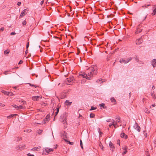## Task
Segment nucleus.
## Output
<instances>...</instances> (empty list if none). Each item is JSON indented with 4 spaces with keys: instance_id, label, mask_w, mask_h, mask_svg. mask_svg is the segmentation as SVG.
<instances>
[{
    "instance_id": "obj_32",
    "label": "nucleus",
    "mask_w": 156,
    "mask_h": 156,
    "mask_svg": "<svg viewBox=\"0 0 156 156\" xmlns=\"http://www.w3.org/2000/svg\"><path fill=\"white\" fill-rule=\"evenodd\" d=\"M95 116L94 114L93 113H91L90 115V117L91 118H93Z\"/></svg>"
},
{
    "instance_id": "obj_63",
    "label": "nucleus",
    "mask_w": 156,
    "mask_h": 156,
    "mask_svg": "<svg viewBox=\"0 0 156 156\" xmlns=\"http://www.w3.org/2000/svg\"><path fill=\"white\" fill-rule=\"evenodd\" d=\"M112 125L113 126V123H109V126L111 127V126Z\"/></svg>"
},
{
    "instance_id": "obj_17",
    "label": "nucleus",
    "mask_w": 156,
    "mask_h": 156,
    "mask_svg": "<svg viewBox=\"0 0 156 156\" xmlns=\"http://www.w3.org/2000/svg\"><path fill=\"white\" fill-rule=\"evenodd\" d=\"M25 147V145H20L18 147V149L21 150Z\"/></svg>"
},
{
    "instance_id": "obj_14",
    "label": "nucleus",
    "mask_w": 156,
    "mask_h": 156,
    "mask_svg": "<svg viewBox=\"0 0 156 156\" xmlns=\"http://www.w3.org/2000/svg\"><path fill=\"white\" fill-rule=\"evenodd\" d=\"M45 150L47 153H49V152L53 151V150L51 148H45Z\"/></svg>"
},
{
    "instance_id": "obj_54",
    "label": "nucleus",
    "mask_w": 156,
    "mask_h": 156,
    "mask_svg": "<svg viewBox=\"0 0 156 156\" xmlns=\"http://www.w3.org/2000/svg\"><path fill=\"white\" fill-rule=\"evenodd\" d=\"M23 61L22 60H20L18 63L19 64H21L22 63H23Z\"/></svg>"
},
{
    "instance_id": "obj_5",
    "label": "nucleus",
    "mask_w": 156,
    "mask_h": 156,
    "mask_svg": "<svg viewBox=\"0 0 156 156\" xmlns=\"http://www.w3.org/2000/svg\"><path fill=\"white\" fill-rule=\"evenodd\" d=\"M93 74H92V72H90L87 74V76H86V79L89 80H91L92 78Z\"/></svg>"
},
{
    "instance_id": "obj_47",
    "label": "nucleus",
    "mask_w": 156,
    "mask_h": 156,
    "mask_svg": "<svg viewBox=\"0 0 156 156\" xmlns=\"http://www.w3.org/2000/svg\"><path fill=\"white\" fill-rule=\"evenodd\" d=\"M29 42H28L26 45V48H27V49L29 47Z\"/></svg>"
},
{
    "instance_id": "obj_8",
    "label": "nucleus",
    "mask_w": 156,
    "mask_h": 156,
    "mask_svg": "<svg viewBox=\"0 0 156 156\" xmlns=\"http://www.w3.org/2000/svg\"><path fill=\"white\" fill-rule=\"evenodd\" d=\"M142 37L136 40V44H140L143 42V40L142 39Z\"/></svg>"
},
{
    "instance_id": "obj_33",
    "label": "nucleus",
    "mask_w": 156,
    "mask_h": 156,
    "mask_svg": "<svg viewBox=\"0 0 156 156\" xmlns=\"http://www.w3.org/2000/svg\"><path fill=\"white\" fill-rule=\"evenodd\" d=\"M96 108H97L96 107H94L93 106H92L91 107V108L90 109V110L91 111V110H94L96 109Z\"/></svg>"
},
{
    "instance_id": "obj_38",
    "label": "nucleus",
    "mask_w": 156,
    "mask_h": 156,
    "mask_svg": "<svg viewBox=\"0 0 156 156\" xmlns=\"http://www.w3.org/2000/svg\"><path fill=\"white\" fill-rule=\"evenodd\" d=\"M14 94L13 93L9 92V95H8V96H12Z\"/></svg>"
},
{
    "instance_id": "obj_16",
    "label": "nucleus",
    "mask_w": 156,
    "mask_h": 156,
    "mask_svg": "<svg viewBox=\"0 0 156 156\" xmlns=\"http://www.w3.org/2000/svg\"><path fill=\"white\" fill-rule=\"evenodd\" d=\"M31 150L33 151H38L40 150V148L39 147H34Z\"/></svg>"
},
{
    "instance_id": "obj_23",
    "label": "nucleus",
    "mask_w": 156,
    "mask_h": 156,
    "mask_svg": "<svg viewBox=\"0 0 156 156\" xmlns=\"http://www.w3.org/2000/svg\"><path fill=\"white\" fill-rule=\"evenodd\" d=\"M99 146L101 148L103 151L104 150L103 149V147L100 142H99Z\"/></svg>"
},
{
    "instance_id": "obj_52",
    "label": "nucleus",
    "mask_w": 156,
    "mask_h": 156,
    "mask_svg": "<svg viewBox=\"0 0 156 156\" xmlns=\"http://www.w3.org/2000/svg\"><path fill=\"white\" fill-rule=\"evenodd\" d=\"M21 4V2H19L17 3V5L18 6H20Z\"/></svg>"
},
{
    "instance_id": "obj_1",
    "label": "nucleus",
    "mask_w": 156,
    "mask_h": 156,
    "mask_svg": "<svg viewBox=\"0 0 156 156\" xmlns=\"http://www.w3.org/2000/svg\"><path fill=\"white\" fill-rule=\"evenodd\" d=\"M90 71L92 72V74L96 75L97 73V69L96 65H93L90 68Z\"/></svg>"
},
{
    "instance_id": "obj_39",
    "label": "nucleus",
    "mask_w": 156,
    "mask_h": 156,
    "mask_svg": "<svg viewBox=\"0 0 156 156\" xmlns=\"http://www.w3.org/2000/svg\"><path fill=\"white\" fill-rule=\"evenodd\" d=\"M113 126L115 128L117 127L118 126H117V122H116L115 123H113Z\"/></svg>"
},
{
    "instance_id": "obj_40",
    "label": "nucleus",
    "mask_w": 156,
    "mask_h": 156,
    "mask_svg": "<svg viewBox=\"0 0 156 156\" xmlns=\"http://www.w3.org/2000/svg\"><path fill=\"white\" fill-rule=\"evenodd\" d=\"M31 130L30 129H26L24 130V132L30 133L31 132Z\"/></svg>"
},
{
    "instance_id": "obj_45",
    "label": "nucleus",
    "mask_w": 156,
    "mask_h": 156,
    "mask_svg": "<svg viewBox=\"0 0 156 156\" xmlns=\"http://www.w3.org/2000/svg\"><path fill=\"white\" fill-rule=\"evenodd\" d=\"M26 22L25 20L23 21L22 22V24L23 26L25 25L26 24Z\"/></svg>"
},
{
    "instance_id": "obj_25",
    "label": "nucleus",
    "mask_w": 156,
    "mask_h": 156,
    "mask_svg": "<svg viewBox=\"0 0 156 156\" xmlns=\"http://www.w3.org/2000/svg\"><path fill=\"white\" fill-rule=\"evenodd\" d=\"M99 106L100 107H103V108H105V105L104 103H102L101 104H100L99 105Z\"/></svg>"
},
{
    "instance_id": "obj_56",
    "label": "nucleus",
    "mask_w": 156,
    "mask_h": 156,
    "mask_svg": "<svg viewBox=\"0 0 156 156\" xmlns=\"http://www.w3.org/2000/svg\"><path fill=\"white\" fill-rule=\"evenodd\" d=\"M22 102L23 104H25L26 103V101H22Z\"/></svg>"
},
{
    "instance_id": "obj_12",
    "label": "nucleus",
    "mask_w": 156,
    "mask_h": 156,
    "mask_svg": "<svg viewBox=\"0 0 156 156\" xmlns=\"http://www.w3.org/2000/svg\"><path fill=\"white\" fill-rule=\"evenodd\" d=\"M151 64L153 66V67L156 66V60L155 59H153L152 60L151 62Z\"/></svg>"
},
{
    "instance_id": "obj_2",
    "label": "nucleus",
    "mask_w": 156,
    "mask_h": 156,
    "mask_svg": "<svg viewBox=\"0 0 156 156\" xmlns=\"http://www.w3.org/2000/svg\"><path fill=\"white\" fill-rule=\"evenodd\" d=\"M67 116L66 114L62 115L60 116L61 121L64 124H67Z\"/></svg>"
},
{
    "instance_id": "obj_58",
    "label": "nucleus",
    "mask_w": 156,
    "mask_h": 156,
    "mask_svg": "<svg viewBox=\"0 0 156 156\" xmlns=\"http://www.w3.org/2000/svg\"><path fill=\"white\" fill-rule=\"evenodd\" d=\"M98 132L99 133H102V132H101L100 131V128H98Z\"/></svg>"
},
{
    "instance_id": "obj_7",
    "label": "nucleus",
    "mask_w": 156,
    "mask_h": 156,
    "mask_svg": "<svg viewBox=\"0 0 156 156\" xmlns=\"http://www.w3.org/2000/svg\"><path fill=\"white\" fill-rule=\"evenodd\" d=\"M41 98L42 97L40 96H34L32 97V99L34 101H37L39 100V98Z\"/></svg>"
},
{
    "instance_id": "obj_57",
    "label": "nucleus",
    "mask_w": 156,
    "mask_h": 156,
    "mask_svg": "<svg viewBox=\"0 0 156 156\" xmlns=\"http://www.w3.org/2000/svg\"><path fill=\"white\" fill-rule=\"evenodd\" d=\"M42 132V130H39V131L38 132V133L39 134H40Z\"/></svg>"
},
{
    "instance_id": "obj_11",
    "label": "nucleus",
    "mask_w": 156,
    "mask_h": 156,
    "mask_svg": "<svg viewBox=\"0 0 156 156\" xmlns=\"http://www.w3.org/2000/svg\"><path fill=\"white\" fill-rule=\"evenodd\" d=\"M79 75L82 76L83 78L86 79L87 74L83 72H80L79 73Z\"/></svg>"
},
{
    "instance_id": "obj_43",
    "label": "nucleus",
    "mask_w": 156,
    "mask_h": 156,
    "mask_svg": "<svg viewBox=\"0 0 156 156\" xmlns=\"http://www.w3.org/2000/svg\"><path fill=\"white\" fill-rule=\"evenodd\" d=\"M144 134L145 137H147V133H146L145 131H144Z\"/></svg>"
},
{
    "instance_id": "obj_42",
    "label": "nucleus",
    "mask_w": 156,
    "mask_h": 156,
    "mask_svg": "<svg viewBox=\"0 0 156 156\" xmlns=\"http://www.w3.org/2000/svg\"><path fill=\"white\" fill-rule=\"evenodd\" d=\"M116 119H117V121H118V122H120V118L119 117H118L116 118Z\"/></svg>"
},
{
    "instance_id": "obj_26",
    "label": "nucleus",
    "mask_w": 156,
    "mask_h": 156,
    "mask_svg": "<svg viewBox=\"0 0 156 156\" xmlns=\"http://www.w3.org/2000/svg\"><path fill=\"white\" fill-rule=\"evenodd\" d=\"M152 14L154 15H156V7H154V9L153 10Z\"/></svg>"
},
{
    "instance_id": "obj_48",
    "label": "nucleus",
    "mask_w": 156,
    "mask_h": 156,
    "mask_svg": "<svg viewBox=\"0 0 156 156\" xmlns=\"http://www.w3.org/2000/svg\"><path fill=\"white\" fill-rule=\"evenodd\" d=\"M9 53V52L8 51L6 50H5L4 51V53L5 54H8Z\"/></svg>"
},
{
    "instance_id": "obj_13",
    "label": "nucleus",
    "mask_w": 156,
    "mask_h": 156,
    "mask_svg": "<svg viewBox=\"0 0 156 156\" xmlns=\"http://www.w3.org/2000/svg\"><path fill=\"white\" fill-rule=\"evenodd\" d=\"M120 136L122 138H123L125 139H126L128 137L124 133H121Z\"/></svg>"
},
{
    "instance_id": "obj_37",
    "label": "nucleus",
    "mask_w": 156,
    "mask_h": 156,
    "mask_svg": "<svg viewBox=\"0 0 156 156\" xmlns=\"http://www.w3.org/2000/svg\"><path fill=\"white\" fill-rule=\"evenodd\" d=\"M3 93L5 95H9V92L5 91L3 92Z\"/></svg>"
},
{
    "instance_id": "obj_3",
    "label": "nucleus",
    "mask_w": 156,
    "mask_h": 156,
    "mask_svg": "<svg viewBox=\"0 0 156 156\" xmlns=\"http://www.w3.org/2000/svg\"><path fill=\"white\" fill-rule=\"evenodd\" d=\"M74 80V77L73 76H71L69 78H67L65 80V83L67 85H70V83L71 82Z\"/></svg>"
},
{
    "instance_id": "obj_61",
    "label": "nucleus",
    "mask_w": 156,
    "mask_h": 156,
    "mask_svg": "<svg viewBox=\"0 0 156 156\" xmlns=\"http://www.w3.org/2000/svg\"><path fill=\"white\" fill-rule=\"evenodd\" d=\"M59 111V108H56V112H58Z\"/></svg>"
},
{
    "instance_id": "obj_64",
    "label": "nucleus",
    "mask_w": 156,
    "mask_h": 156,
    "mask_svg": "<svg viewBox=\"0 0 156 156\" xmlns=\"http://www.w3.org/2000/svg\"><path fill=\"white\" fill-rule=\"evenodd\" d=\"M117 144H118L119 145H120V141L119 140H118L117 141Z\"/></svg>"
},
{
    "instance_id": "obj_50",
    "label": "nucleus",
    "mask_w": 156,
    "mask_h": 156,
    "mask_svg": "<svg viewBox=\"0 0 156 156\" xmlns=\"http://www.w3.org/2000/svg\"><path fill=\"white\" fill-rule=\"evenodd\" d=\"M142 29H141L140 28V29H138V33H140V32H141L142 31Z\"/></svg>"
},
{
    "instance_id": "obj_60",
    "label": "nucleus",
    "mask_w": 156,
    "mask_h": 156,
    "mask_svg": "<svg viewBox=\"0 0 156 156\" xmlns=\"http://www.w3.org/2000/svg\"><path fill=\"white\" fill-rule=\"evenodd\" d=\"M0 105L2 107H4L5 106V105L2 103H0Z\"/></svg>"
},
{
    "instance_id": "obj_51",
    "label": "nucleus",
    "mask_w": 156,
    "mask_h": 156,
    "mask_svg": "<svg viewBox=\"0 0 156 156\" xmlns=\"http://www.w3.org/2000/svg\"><path fill=\"white\" fill-rule=\"evenodd\" d=\"M44 2V0H42L41 1V2L40 4L41 5H42L43 4Z\"/></svg>"
},
{
    "instance_id": "obj_22",
    "label": "nucleus",
    "mask_w": 156,
    "mask_h": 156,
    "mask_svg": "<svg viewBox=\"0 0 156 156\" xmlns=\"http://www.w3.org/2000/svg\"><path fill=\"white\" fill-rule=\"evenodd\" d=\"M19 109H25V107L23 106L22 105H20L19 106Z\"/></svg>"
},
{
    "instance_id": "obj_62",
    "label": "nucleus",
    "mask_w": 156,
    "mask_h": 156,
    "mask_svg": "<svg viewBox=\"0 0 156 156\" xmlns=\"http://www.w3.org/2000/svg\"><path fill=\"white\" fill-rule=\"evenodd\" d=\"M0 29H1V30L3 31L4 30V28L3 27H1Z\"/></svg>"
},
{
    "instance_id": "obj_28",
    "label": "nucleus",
    "mask_w": 156,
    "mask_h": 156,
    "mask_svg": "<svg viewBox=\"0 0 156 156\" xmlns=\"http://www.w3.org/2000/svg\"><path fill=\"white\" fill-rule=\"evenodd\" d=\"M64 140L65 141H66V142H68L69 143V144H70V145H72L73 144V142H70L69 141H68V140H66V139H64Z\"/></svg>"
},
{
    "instance_id": "obj_20",
    "label": "nucleus",
    "mask_w": 156,
    "mask_h": 156,
    "mask_svg": "<svg viewBox=\"0 0 156 156\" xmlns=\"http://www.w3.org/2000/svg\"><path fill=\"white\" fill-rule=\"evenodd\" d=\"M110 99L111 101L114 104H115L116 103V101L114 98L113 97L111 98Z\"/></svg>"
},
{
    "instance_id": "obj_21",
    "label": "nucleus",
    "mask_w": 156,
    "mask_h": 156,
    "mask_svg": "<svg viewBox=\"0 0 156 156\" xmlns=\"http://www.w3.org/2000/svg\"><path fill=\"white\" fill-rule=\"evenodd\" d=\"M141 26H140V25H138L137 28V30L135 32V33L136 34H137L139 33H138V29H140V28H141Z\"/></svg>"
},
{
    "instance_id": "obj_36",
    "label": "nucleus",
    "mask_w": 156,
    "mask_h": 156,
    "mask_svg": "<svg viewBox=\"0 0 156 156\" xmlns=\"http://www.w3.org/2000/svg\"><path fill=\"white\" fill-rule=\"evenodd\" d=\"M80 146L83 149V143H82L81 140H80Z\"/></svg>"
},
{
    "instance_id": "obj_9",
    "label": "nucleus",
    "mask_w": 156,
    "mask_h": 156,
    "mask_svg": "<svg viewBox=\"0 0 156 156\" xmlns=\"http://www.w3.org/2000/svg\"><path fill=\"white\" fill-rule=\"evenodd\" d=\"M62 135V137H63V138L64 139H64H66L67 138V133H66L65 131H62L61 133Z\"/></svg>"
},
{
    "instance_id": "obj_31",
    "label": "nucleus",
    "mask_w": 156,
    "mask_h": 156,
    "mask_svg": "<svg viewBox=\"0 0 156 156\" xmlns=\"http://www.w3.org/2000/svg\"><path fill=\"white\" fill-rule=\"evenodd\" d=\"M144 110V112L146 113H150V112L148 111V109L147 108H145Z\"/></svg>"
},
{
    "instance_id": "obj_44",
    "label": "nucleus",
    "mask_w": 156,
    "mask_h": 156,
    "mask_svg": "<svg viewBox=\"0 0 156 156\" xmlns=\"http://www.w3.org/2000/svg\"><path fill=\"white\" fill-rule=\"evenodd\" d=\"M155 104H152V105H151V106H150V108H151V109H152V107H154L155 106Z\"/></svg>"
},
{
    "instance_id": "obj_24",
    "label": "nucleus",
    "mask_w": 156,
    "mask_h": 156,
    "mask_svg": "<svg viewBox=\"0 0 156 156\" xmlns=\"http://www.w3.org/2000/svg\"><path fill=\"white\" fill-rule=\"evenodd\" d=\"M17 115L16 114H11L9 115L7 117V118L8 119H10V118H12L14 115Z\"/></svg>"
},
{
    "instance_id": "obj_15",
    "label": "nucleus",
    "mask_w": 156,
    "mask_h": 156,
    "mask_svg": "<svg viewBox=\"0 0 156 156\" xmlns=\"http://www.w3.org/2000/svg\"><path fill=\"white\" fill-rule=\"evenodd\" d=\"M109 145L110 147L111 148V150L113 151L114 148V146H113V144L111 142H110L109 143Z\"/></svg>"
},
{
    "instance_id": "obj_4",
    "label": "nucleus",
    "mask_w": 156,
    "mask_h": 156,
    "mask_svg": "<svg viewBox=\"0 0 156 156\" xmlns=\"http://www.w3.org/2000/svg\"><path fill=\"white\" fill-rule=\"evenodd\" d=\"M28 11V9H24L23 11L21 12L20 16V18L23 17V16H25L26 14H27Z\"/></svg>"
},
{
    "instance_id": "obj_19",
    "label": "nucleus",
    "mask_w": 156,
    "mask_h": 156,
    "mask_svg": "<svg viewBox=\"0 0 156 156\" xmlns=\"http://www.w3.org/2000/svg\"><path fill=\"white\" fill-rule=\"evenodd\" d=\"M132 57H130L126 60V64L128 63L130 61H131L132 59Z\"/></svg>"
},
{
    "instance_id": "obj_29",
    "label": "nucleus",
    "mask_w": 156,
    "mask_h": 156,
    "mask_svg": "<svg viewBox=\"0 0 156 156\" xmlns=\"http://www.w3.org/2000/svg\"><path fill=\"white\" fill-rule=\"evenodd\" d=\"M12 106L15 108H16V110H19V106H17L16 105H12Z\"/></svg>"
},
{
    "instance_id": "obj_10",
    "label": "nucleus",
    "mask_w": 156,
    "mask_h": 156,
    "mask_svg": "<svg viewBox=\"0 0 156 156\" xmlns=\"http://www.w3.org/2000/svg\"><path fill=\"white\" fill-rule=\"evenodd\" d=\"M66 94L67 93L65 92L62 93L60 95V98L62 99L66 98Z\"/></svg>"
},
{
    "instance_id": "obj_49",
    "label": "nucleus",
    "mask_w": 156,
    "mask_h": 156,
    "mask_svg": "<svg viewBox=\"0 0 156 156\" xmlns=\"http://www.w3.org/2000/svg\"><path fill=\"white\" fill-rule=\"evenodd\" d=\"M16 34V33L15 32H12L11 33L10 35H14Z\"/></svg>"
},
{
    "instance_id": "obj_59",
    "label": "nucleus",
    "mask_w": 156,
    "mask_h": 156,
    "mask_svg": "<svg viewBox=\"0 0 156 156\" xmlns=\"http://www.w3.org/2000/svg\"><path fill=\"white\" fill-rule=\"evenodd\" d=\"M17 141H19V140H21L22 139V138H19V137H18L17 138Z\"/></svg>"
},
{
    "instance_id": "obj_53",
    "label": "nucleus",
    "mask_w": 156,
    "mask_h": 156,
    "mask_svg": "<svg viewBox=\"0 0 156 156\" xmlns=\"http://www.w3.org/2000/svg\"><path fill=\"white\" fill-rule=\"evenodd\" d=\"M27 156H34V155L33 154H31L30 153H28L27 154Z\"/></svg>"
},
{
    "instance_id": "obj_27",
    "label": "nucleus",
    "mask_w": 156,
    "mask_h": 156,
    "mask_svg": "<svg viewBox=\"0 0 156 156\" xmlns=\"http://www.w3.org/2000/svg\"><path fill=\"white\" fill-rule=\"evenodd\" d=\"M65 103L67 105H71V104L72 103V102H69V101L68 100H66V101L65 102Z\"/></svg>"
},
{
    "instance_id": "obj_34",
    "label": "nucleus",
    "mask_w": 156,
    "mask_h": 156,
    "mask_svg": "<svg viewBox=\"0 0 156 156\" xmlns=\"http://www.w3.org/2000/svg\"><path fill=\"white\" fill-rule=\"evenodd\" d=\"M47 119H46V118H45L44 120H43V123L45 124L46 123V122H48V121H47Z\"/></svg>"
},
{
    "instance_id": "obj_41",
    "label": "nucleus",
    "mask_w": 156,
    "mask_h": 156,
    "mask_svg": "<svg viewBox=\"0 0 156 156\" xmlns=\"http://www.w3.org/2000/svg\"><path fill=\"white\" fill-rule=\"evenodd\" d=\"M50 117V116L49 115H47V116H46L45 118L46 119H47V121H49V118Z\"/></svg>"
},
{
    "instance_id": "obj_30",
    "label": "nucleus",
    "mask_w": 156,
    "mask_h": 156,
    "mask_svg": "<svg viewBox=\"0 0 156 156\" xmlns=\"http://www.w3.org/2000/svg\"><path fill=\"white\" fill-rule=\"evenodd\" d=\"M12 106L15 108H16V110H19V106H17L16 105H12Z\"/></svg>"
},
{
    "instance_id": "obj_18",
    "label": "nucleus",
    "mask_w": 156,
    "mask_h": 156,
    "mask_svg": "<svg viewBox=\"0 0 156 156\" xmlns=\"http://www.w3.org/2000/svg\"><path fill=\"white\" fill-rule=\"evenodd\" d=\"M119 62L121 63H124L126 64V60L123 58L120 59Z\"/></svg>"
},
{
    "instance_id": "obj_35",
    "label": "nucleus",
    "mask_w": 156,
    "mask_h": 156,
    "mask_svg": "<svg viewBox=\"0 0 156 156\" xmlns=\"http://www.w3.org/2000/svg\"><path fill=\"white\" fill-rule=\"evenodd\" d=\"M151 96L153 97L154 98H155L156 97H155V95L154 94V92L153 93H151Z\"/></svg>"
},
{
    "instance_id": "obj_46",
    "label": "nucleus",
    "mask_w": 156,
    "mask_h": 156,
    "mask_svg": "<svg viewBox=\"0 0 156 156\" xmlns=\"http://www.w3.org/2000/svg\"><path fill=\"white\" fill-rule=\"evenodd\" d=\"M124 150V152L122 153V154H126L127 152L126 149Z\"/></svg>"
},
{
    "instance_id": "obj_6",
    "label": "nucleus",
    "mask_w": 156,
    "mask_h": 156,
    "mask_svg": "<svg viewBox=\"0 0 156 156\" xmlns=\"http://www.w3.org/2000/svg\"><path fill=\"white\" fill-rule=\"evenodd\" d=\"M133 127L138 132H140V128L136 123L133 126Z\"/></svg>"
},
{
    "instance_id": "obj_55",
    "label": "nucleus",
    "mask_w": 156,
    "mask_h": 156,
    "mask_svg": "<svg viewBox=\"0 0 156 156\" xmlns=\"http://www.w3.org/2000/svg\"><path fill=\"white\" fill-rule=\"evenodd\" d=\"M127 148V147L126 146H124V147H123L122 149L124 150H126V149Z\"/></svg>"
}]
</instances>
